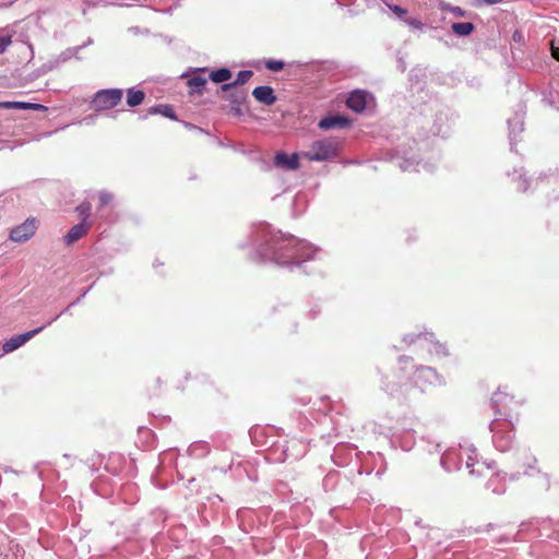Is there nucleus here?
I'll use <instances>...</instances> for the list:
<instances>
[{
	"mask_svg": "<svg viewBox=\"0 0 559 559\" xmlns=\"http://www.w3.org/2000/svg\"><path fill=\"white\" fill-rule=\"evenodd\" d=\"M337 143L331 139L314 141L309 151L304 153V157L312 162L328 160L337 155Z\"/></svg>",
	"mask_w": 559,
	"mask_h": 559,
	"instance_id": "1",
	"label": "nucleus"
},
{
	"mask_svg": "<svg viewBox=\"0 0 559 559\" xmlns=\"http://www.w3.org/2000/svg\"><path fill=\"white\" fill-rule=\"evenodd\" d=\"M123 93L119 88H108L98 91L91 103L96 111L108 110L116 107L122 99Z\"/></svg>",
	"mask_w": 559,
	"mask_h": 559,
	"instance_id": "2",
	"label": "nucleus"
},
{
	"mask_svg": "<svg viewBox=\"0 0 559 559\" xmlns=\"http://www.w3.org/2000/svg\"><path fill=\"white\" fill-rule=\"evenodd\" d=\"M37 229L36 221L34 218H27L21 225L14 227L10 233V239L14 242L27 241Z\"/></svg>",
	"mask_w": 559,
	"mask_h": 559,
	"instance_id": "3",
	"label": "nucleus"
},
{
	"mask_svg": "<svg viewBox=\"0 0 559 559\" xmlns=\"http://www.w3.org/2000/svg\"><path fill=\"white\" fill-rule=\"evenodd\" d=\"M45 328H46V325H41V326L31 330L26 333L12 336L9 341H7L3 344L2 353L7 354V353H11V352L17 349L19 347L24 345L27 341H29L32 337H34L35 335L40 333Z\"/></svg>",
	"mask_w": 559,
	"mask_h": 559,
	"instance_id": "4",
	"label": "nucleus"
},
{
	"mask_svg": "<svg viewBox=\"0 0 559 559\" xmlns=\"http://www.w3.org/2000/svg\"><path fill=\"white\" fill-rule=\"evenodd\" d=\"M436 379V371L429 367H419L414 374V383L421 391H425L429 385L433 384Z\"/></svg>",
	"mask_w": 559,
	"mask_h": 559,
	"instance_id": "5",
	"label": "nucleus"
},
{
	"mask_svg": "<svg viewBox=\"0 0 559 559\" xmlns=\"http://www.w3.org/2000/svg\"><path fill=\"white\" fill-rule=\"evenodd\" d=\"M274 164L277 167L296 170L299 168V157L296 153L287 155L286 153L278 152L274 157Z\"/></svg>",
	"mask_w": 559,
	"mask_h": 559,
	"instance_id": "6",
	"label": "nucleus"
},
{
	"mask_svg": "<svg viewBox=\"0 0 559 559\" xmlns=\"http://www.w3.org/2000/svg\"><path fill=\"white\" fill-rule=\"evenodd\" d=\"M91 228L90 223H80L70 228L68 234L64 236L63 240L68 246L73 245L78 240H80L82 237H84L88 229Z\"/></svg>",
	"mask_w": 559,
	"mask_h": 559,
	"instance_id": "7",
	"label": "nucleus"
},
{
	"mask_svg": "<svg viewBox=\"0 0 559 559\" xmlns=\"http://www.w3.org/2000/svg\"><path fill=\"white\" fill-rule=\"evenodd\" d=\"M252 95L258 102L267 106L276 102V96L271 86H258L252 91Z\"/></svg>",
	"mask_w": 559,
	"mask_h": 559,
	"instance_id": "8",
	"label": "nucleus"
},
{
	"mask_svg": "<svg viewBox=\"0 0 559 559\" xmlns=\"http://www.w3.org/2000/svg\"><path fill=\"white\" fill-rule=\"evenodd\" d=\"M349 126V120L344 116H328L319 121V128L322 130H329L333 128H345Z\"/></svg>",
	"mask_w": 559,
	"mask_h": 559,
	"instance_id": "9",
	"label": "nucleus"
},
{
	"mask_svg": "<svg viewBox=\"0 0 559 559\" xmlns=\"http://www.w3.org/2000/svg\"><path fill=\"white\" fill-rule=\"evenodd\" d=\"M0 108L2 109H33L37 111H44L47 109L46 106L35 103L27 102H0Z\"/></svg>",
	"mask_w": 559,
	"mask_h": 559,
	"instance_id": "10",
	"label": "nucleus"
},
{
	"mask_svg": "<svg viewBox=\"0 0 559 559\" xmlns=\"http://www.w3.org/2000/svg\"><path fill=\"white\" fill-rule=\"evenodd\" d=\"M348 108L353 109L356 112H361L366 108V95L364 92L355 91L353 92L346 102Z\"/></svg>",
	"mask_w": 559,
	"mask_h": 559,
	"instance_id": "11",
	"label": "nucleus"
},
{
	"mask_svg": "<svg viewBox=\"0 0 559 559\" xmlns=\"http://www.w3.org/2000/svg\"><path fill=\"white\" fill-rule=\"evenodd\" d=\"M492 401L496 406L499 408L498 412L500 415L510 416V413L506 409L508 402L518 403L513 401V397H510L506 392L498 391L493 394Z\"/></svg>",
	"mask_w": 559,
	"mask_h": 559,
	"instance_id": "12",
	"label": "nucleus"
},
{
	"mask_svg": "<svg viewBox=\"0 0 559 559\" xmlns=\"http://www.w3.org/2000/svg\"><path fill=\"white\" fill-rule=\"evenodd\" d=\"M253 75V72L250 70H243L238 72L236 80L233 83L224 84L222 90L227 92L235 90L237 85H243L247 83Z\"/></svg>",
	"mask_w": 559,
	"mask_h": 559,
	"instance_id": "13",
	"label": "nucleus"
},
{
	"mask_svg": "<svg viewBox=\"0 0 559 559\" xmlns=\"http://www.w3.org/2000/svg\"><path fill=\"white\" fill-rule=\"evenodd\" d=\"M451 29L457 36H468L474 32L475 26L469 22H459L453 23Z\"/></svg>",
	"mask_w": 559,
	"mask_h": 559,
	"instance_id": "14",
	"label": "nucleus"
},
{
	"mask_svg": "<svg viewBox=\"0 0 559 559\" xmlns=\"http://www.w3.org/2000/svg\"><path fill=\"white\" fill-rule=\"evenodd\" d=\"M145 94L141 90L129 88L127 92V104L130 107H135L143 103Z\"/></svg>",
	"mask_w": 559,
	"mask_h": 559,
	"instance_id": "15",
	"label": "nucleus"
},
{
	"mask_svg": "<svg viewBox=\"0 0 559 559\" xmlns=\"http://www.w3.org/2000/svg\"><path fill=\"white\" fill-rule=\"evenodd\" d=\"M210 78L215 83H223L231 78V72L228 69L222 68L213 71Z\"/></svg>",
	"mask_w": 559,
	"mask_h": 559,
	"instance_id": "16",
	"label": "nucleus"
},
{
	"mask_svg": "<svg viewBox=\"0 0 559 559\" xmlns=\"http://www.w3.org/2000/svg\"><path fill=\"white\" fill-rule=\"evenodd\" d=\"M91 209H92V206H91V203H88V202H83L76 206L75 212L83 219L82 223H86V219L88 218V216L91 214Z\"/></svg>",
	"mask_w": 559,
	"mask_h": 559,
	"instance_id": "17",
	"label": "nucleus"
},
{
	"mask_svg": "<svg viewBox=\"0 0 559 559\" xmlns=\"http://www.w3.org/2000/svg\"><path fill=\"white\" fill-rule=\"evenodd\" d=\"M188 84L191 88H193L198 93H201L202 88L206 84V80L201 76H193L188 81Z\"/></svg>",
	"mask_w": 559,
	"mask_h": 559,
	"instance_id": "18",
	"label": "nucleus"
},
{
	"mask_svg": "<svg viewBox=\"0 0 559 559\" xmlns=\"http://www.w3.org/2000/svg\"><path fill=\"white\" fill-rule=\"evenodd\" d=\"M265 67L270 71L277 72L284 69V62L281 60H267Z\"/></svg>",
	"mask_w": 559,
	"mask_h": 559,
	"instance_id": "19",
	"label": "nucleus"
},
{
	"mask_svg": "<svg viewBox=\"0 0 559 559\" xmlns=\"http://www.w3.org/2000/svg\"><path fill=\"white\" fill-rule=\"evenodd\" d=\"M441 10L443 11H450L452 12L453 14H455L456 16H464L466 14L465 10H463L462 8L460 7H453L451 4H442L441 5Z\"/></svg>",
	"mask_w": 559,
	"mask_h": 559,
	"instance_id": "20",
	"label": "nucleus"
},
{
	"mask_svg": "<svg viewBox=\"0 0 559 559\" xmlns=\"http://www.w3.org/2000/svg\"><path fill=\"white\" fill-rule=\"evenodd\" d=\"M154 111H158L168 118H175L174 110L169 106H160L159 108H154Z\"/></svg>",
	"mask_w": 559,
	"mask_h": 559,
	"instance_id": "21",
	"label": "nucleus"
},
{
	"mask_svg": "<svg viewBox=\"0 0 559 559\" xmlns=\"http://www.w3.org/2000/svg\"><path fill=\"white\" fill-rule=\"evenodd\" d=\"M11 36L0 37V53H3L5 49L11 45Z\"/></svg>",
	"mask_w": 559,
	"mask_h": 559,
	"instance_id": "22",
	"label": "nucleus"
},
{
	"mask_svg": "<svg viewBox=\"0 0 559 559\" xmlns=\"http://www.w3.org/2000/svg\"><path fill=\"white\" fill-rule=\"evenodd\" d=\"M112 200V195L108 192H102L99 194V203H100V206H105L107 205L108 203H110Z\"/></svg>",
	"mask_w": 559,
	"mask_h": 559,
	"instance_id": "23",
	"label": "nucleus"
},
{
	"mask_svg": "<svg viewBox=\"0 0 559 559\" xmlns=\"http://www.w3.org/2000/svg\"><path fill=\"white\" fill-rule=\"evenodd\" d=\"M233 96L235 97V103L237 104H241L247 98V94L245 91H235V94H233Z\"/></svg>",
	"mask_w": 559,
	"mask_h": 559,
	"instance_id": "24",
	"label": "nucleus"
},
{
	"mask_svg": "<svg viewBox=\"0 0 559 559\" xmlns=\"http://www.w3.org/2000/svg\"><path fill=\"white\" fill-rule=\"evenodd\" d=\"M406 22L408 25H411L414 28H417V29L423 28V23L417 19H408Z\"/></svg>",
	"mask_w": 559,
	"mask_h": 559,
	"instance_id": "25",
	"label": "nucleus"
},
{
	"mask_svg": "<svg viewBox=\"0 0 559 559\" xmlns=\"http://www.w3.org/2000/svg\"><path fill=\"white\" fill-rule=\"evenodd\" d=\"M390 9H391V10H392L396 15H399V16H402V15L406 14V12H407L405 9H403V8H402V7H400V5H392V7H390Z\"/></svg>",
	"mask_w": 559,
	"mask_h": 559,
	"instance_id": "26",
	"label": "nucleus"
},
{
	"mask_svg": "<svg viewBox=\"0 0 559 559\" xmlns=\"http://www.w3.org/2000/svg\"><path fill=\"white\" fill-rule=\"evenodd\" d=\"M551 56L552 58H555L557 61H559V47H556L554 45V41L551 43Z\"/></svg>",
	"mask_w": 559,
	"mask_h": 559,
	"instance_id": "27",
	"label": "nucleus"
},
{
	"mask_svg": "<svg viewBox=\"0 0 559 559\" xmlns=\"http://www.w3.org/2000/svg\"><path fill=\"white\" fill-rule=\"evenodd\" d=\"M512 37H513V40H514V41H518V43H521V41L523 40V35H522V33H521V32H519V31H515V32L513 33V36H512Z\"/></svg>",
	"mask_w": 559,
	"mask_h": 559,
	"instance_id": "28",
	"label": "nucleus"
},
{
	"mask_svg": "<svg viewBox=\"0 0 559 559\" xmlns=\"http://www.w3.org/2000/svg\"><path fill=\"white\" fill-rule=\"evenodd\" d=\"M501 0H486V2L489 3V4H495V3H498Z\"/></svg>",
	"mask_w": 559,
	"mask_h": 559,
	"instance_id": "29",
	"label": "nucleus"
},
{
	"mask_svg": "<svg viewBox=\"0 0 559 559\" xmlns=\"http://www.w3.org/2000/svg\"><path fill=\"white\" fill-rule=\"evenodd\" d=\"M282 241H284V242L287 241L290 245L292 242H294V239L292 237H289V238L283 239Z\"/></svg>",
	"mask_w": 559,
	"mask_h": 559,
	"instance_id": "30",
	"label": "nucleus"
},
{
	"mask_svg": "<svg viewBox=\"0 0 559 559\" xmlns=\"http://www.w3.org/2000/svg\"><path fill=\"white\" fill-rule=\"evenodd\" d=\"M282 248H283L282 246H281V247H277V245H275V246H274V249H275V250H276V249H282Z\"/></svg>",
	"mask_w": 559,
	"mask_h": 559,
	"instance_id": "31",
	"label": "nucleus"
},
{
	"mask_svg": "<svg viewBox=\"0 0 559 559\" xmlns=\"http://www.w3.org/2000/svg\"><path fill=\"white\" fill-rule=\"evenodd\" d=\"M491 430H492V431H495V430H496V426H495V424H492V426H491Z\"/></svg>",
	"mask_w": 559,
	"mask_h": 559,
	"instance_id": "32",
	"label": "nucleus"
},
{
	"mask_svg": "<svg viewBox=\"0 0 559 559\" xmlns=\"http://www.w3.org/2000/svg\"><path fill=\"white\" fill-rule=\"evenodd\" d=\"M2 355H3V353H2V348H0V357H1Z\"/></svg>",
	"mask_w": 559,
	"mask_h": 559,
	"instance_id": "33",
	"label": "nucleus"
}]
</instances>
